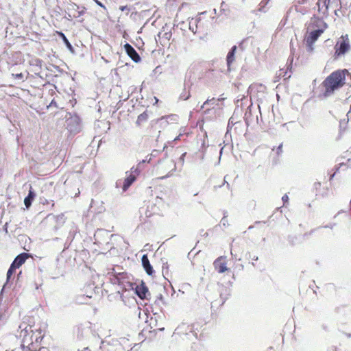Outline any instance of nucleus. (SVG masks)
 I'll use <instances>...</instances> for the list:
<instances>
[{"label": "nucleus", "mask_w": 351, "mask_h": 351, "mask_svg": "<svg viewBox=\"0 0 351 351\" xmlns=\"http://www.w3.org/2000/svg\"><path fill=\"white\" fill-rule=\"evenodd\" d=\"M349 74L347 69H339L331 73L322 82L325 88L324 96L332 95L335 90L340 89L346 84V75Z\"/></svg>", "instance_id": "1"}, {"label": "nucleus", "mask_w": 351, "mask_h": 351, "mask_svg": "<svg viewBox=\"0 0 351 351\" xmlns=\"http://www.w3.org/2000/svg\"><path fill=\"white\" fill-rule=\"evenodd\" d=\"M19 328L21 329L19 337L22 338L21 346L25 348L28 347L29 350H32L30 346H33L32 337H34V331L31 326H25L23 328V325H20Z\"/></svg>", "instance_id": "2"}, {"label": "nucleus", "mask_w": 351, "mask_h": 351, "mask_svg": "<svg viewBox=\"0 0 351 351\" xmlns=\"http://www.w3.org/2000/svg\"><path fill=\"white\" fill-rule=\"evenodd\" d=\"M66 10L68 11V16L66 19H71L72 18H79L84 15L86 12V8L84 6L80 7L75 3L70 1L67 3Z\"/></svg>", "instance_id": "3"}, {"label": "nucleus", "mask_w": 351, "mask_h": 351, "mask_svg": "<svg viewBox=\"0 0 351 351\" xmlns=\"http://www.w3.org/2000/svg\"><path fill=\"white\" fill-rule=\"evenodd\" d=\"M341 40L338 42L335 47V56L336 57L344 55L350 49V45L348 34L341 36Z\"/></svg>", "instance_id": "4"}, {"label": "nucleus", "mask_w": 351, "mask_h": 351, "mask_svg": "<svg viewBox=\"0 0 351 351\" xmlns=\"http://www.w3.org/2000/svg\"><path fill=\"white\" fill-rule=\"evenodd\" d=\"M134 293L141 300L148 299V297L150 296L148 287L143 280L139 285L136 284Z\"/></svg>", "instance_id": "5"}, {"label": "nucleus", "mask_w": 351, "mask_h": 351, "mask_svg": "<svg viewBox=\"0 0 351 351\" xmlns=\"http://www.w3.org/2000/svg\"><path fill=\"white\" fill-rule=\"evenodd\" d=\"M67 128L71 132L77 133L80 131V119L77 116L71 117L67 119Z\"/></svg>", "instance_id": "6"}, {"label": "nucleus", "mask_w": 351, "mask_h": 351, "mask_svg": "<svg viewBox=\"0 0 351 351\" xmlns=\"http://www.w3.org/2000/svg\"><path fill=\"white\" fill-rule=\"evenodd\" d=\"M47 219L52 221L56 224L53 226V230H58L60 227H62L65 223L66 218L63 214H60L58 215H54L52 214H49L47 215Z\"/></svg>", "instance_id": "7"}, {"label": "nucleus", "mask_w": 351, "mask_h": 351, "mask_svg": "<svg viewBox=\"0 0 351 351\" xmlns=\"http://www.w3.org/2000/svg\"><path fill=\"white\" fill-rule=\"evenodd\" d=\"M123 48L128 56L136 63L141 62V58L136 50L129 43H126Z\"/></svg>", "instance_id": "8"}, {"label": "nucleus", "mask_w": 351, "mask_h": 351, "mask_svg": "<svg viewBox=\"0 0 351 351\" xmlns=\"http://www.w3.org/2000/svg\"><path fill=\"white\" fill-rule=\"evenodd\" d=\"M136 283H133L130 281H127V282L124 283L121 286V290L117 291V293L120 295L121 300L125 303V295L124 293L130 291H134Z\"/></svg>", "instance_id": "9"}, {"label": "nucleus", "mask_w": 351, "mask_h": 351, "mask_svg": "<svg viewBox=\"0 0 351 351\" xmlns=\"http://www.w3.org/2000/svg\"><path fill=\"white\" fill-rule=\"evenodd\" d=\"M29 254L26 252H22L15 257V258L11 263V265H12L13 267L18 269L25 263L26 260L29 258Z\"/></svg>", "instance_id": "10"}, {"label": "nucleus", "mask_w": 351, "mask_h": 351, "mask_svg": "<svg viewBox=\"0 0 351 351\" xmlns=\"http://www.w3.org/2000/svg\"><path fill=\"white\" fill-rule=\"evenodd\" d=\"M224 259L225 257L219 256L213 263L215 269L220 274H222L228 269Z\"/></svg>", "instance_id": "11"}, {"label": "nucleus", "mask_w": 351, "mask_h": 351, "mask_svg": "<svg viewBox=\"0 0 351 351\" xmlns=\"http://www.w3.org/2000/svg\"><path fill=\"white\" fill-rule=\"evenodd\" d=\"M324 33V29L322 27L319 29H316L311 31L307 38H306V43H308L311 44H314L315 41L318 39V38Z\"/></svg>", "instance_id": "12"}, {"label": "nucleus", "mask_w": 351, "mask_h": 351, "mask_svg": "<svg viewBox=\"0 0 351 351\" xmlns=\"http://www.w3.org/2000/svg\"><path fill=\"white\" fill-rule=\"evenodd\" d=\"M141 263L144 270L148 276H152L154 273V269L151 265L147 254H143L141 258Z\"/></svg>", "instance_id": "13"}, {"label": "nucleus", "mask_w": 351, "mask_h": 351, "mask_svg": "<svg viewBox=\"0 0 351 351\" xmlns=\"http://www.w3.org/2000/svg\"><path fill=\"white\" fill-rule=\"evenodd\" d=\"M330 1V0H318L316 5L319 13H322L324 15L327 13Z\"/></svg>", "instance_id": "14"}, {"label": "nucleus", "mask_w": 351, "mask_h": 351, "mask_svg": "<svg viewBox=\"0 0 351 351\" xmlns=\"http://www.w3.org/2000/svg\"><path fill=\"white\" fill-rule=\"evenodd\" d=\"M230 295V289L221 285L220 289H219V296H220V300H221V305L225 303V302L228 300V298Z\"/></svg>", "instance_id": "15"}, {"label": "nucleus", "mask_w": 351, "mask_h": 351, "mask_svg": "<svg viewBox=\"0 0 351 351\" xmlns=\"http://www.w3.org/2000/svg\"><path fill=\"white\" fill-rule=\"evenodd\" d=\"M136 175L130 173L127 177L125 178L123 184L122 186L123 191H126L129 187L136 181Z\"/></svg>", "instance_id": "16"}, {"label": "nucleus", "mask_w": 351, "mask_h": 351, "mask_svg": "<svg viewBox=\"0 0 351 351\" xmlns=\"http://www.w3.org/2000/svg\"><path fill=\"white\" fill-rule=\"evenodd\" d=\"M311 25L313 27H317V29L322 27L324 32L328 27L327 24L322 19L316 17L315 16H313L311 19Z\"/></svg>", "instance_id": "17"}, {"label": "nucleus", "mask_w": 351, "mask_h": 351, "mask_svg": "<svg viewBox=\"0 0 351 351\" xmlns=\"http://www.w3.org/2000/svg\"><path fill=\"white\" fill-rule=\"evenodd\" d=\"M35 197L36 193L34 191L32 188L30 187L27 195L24 199V204L27 209L30 208Z\"/></svg>", "instance_id": "18"}, {"label": "nucleus", "mask_w": 351, "mask_h": 351, "mask_svg": "<svg viewBox=\"0 0 351 351\" xmlns=\"http://www.w3.org/2000/svg\"><path fill=\"white\" fill-rule=\"evenodd\" d=\"M237 49V47L236 45H234L231 47L230 51H228L227 56H226V62L227 66L229 68L231 65V64L234 60L235 53Z\"/></svg>", "instance_id": "19"}, {"label": "nucleus", "mask_w": 351, "mask_h": 351, "mask_svg": "<svg viewBox=\"0 0 351 351\" xmlns=\"http://www.w3.org/2000/svg\"><path fill=\"white\" fill-rule=\"evenodd\" d=\"M58 34H59L60 37L62 38L64 44L66 47V48L71 53H74V51H75L74 48L72 46V45L71 44V43L69 42V40H68V38H66V36H65V34L62 32H58Z\"/></svg>", "instance_id": "20"}, {"label": "nucleus", "mask_w": 351, "mask_h": 351, "mask_svg": "<svg viewBox=\"0 0 351 351\" xmlns=\"http://www.w3.org/2000/svg\"><path fill=\"white\" fill-rule=\"evenodd\" d=\"M251 108L252 105L249 106L247 108L246 112L244 115V120L247 126H249L250 124L252 122Z\"/></svg>", "instance_id": "21"}, {"label": "nucleus", "mask_w": 351, "mask_h": 351, "mask_svg": "<svg viewBox=\"0 0 351 351\" xmlns=\"http://www.w3.org/2000/svg\"><path fill=\"white\" fill-rule=\"evenodd\" d=\"M147 119H148V114H147V112L145 111L138 116L137 120L136 121V124L138 125H140L142 123L147 121Z\"/></svg>", "instance_id": "22"}, {"label": "nucleus", "mask_w": 351, "mask_h": 351, "mask_svg": "<svg viewBox=\"0 0 351 351\" xmlns=\"http://www.w3.org/2000/svg\"><path fill=\"white\" fill-rule=\"evenodd\" d=\"M119 276H120L121 286L127 282V281H130V276L126 272L119 273Z\"/></svg>", "instance_id": "23"}, {"label": "nucleus", "mask_w": 351, "mask_h": 351, "mask_svg": "<svg viewBox=\"0 0 351 351\" xmlns=\"http://www.w3.org/2000/svg\"><path fill=\"white\" fill-rule=\"evenodd\" d=\"M16 268L13 267L12 265H10L6 274L7 282L11 279L12 275L15 273Z\"/></svg>", "instance_id": "24"}, {"label": "nucleus", "mask_w": 351, "mask_h": 351, "mask_svg": "<svg viewBox=\"0 0 351 351\" xmlns=\"http://www.w3.org/2000/svg\"><path fill=\"white\" fill-rule=\"evenodd\" d=\"M110 281L112 284H117L121 287L120 276H119V273L114 274L112 277L110 278Z\"/></svg>", "instance_id": "25"}, {"label": "nucleus", "mask_w": 351, "mask_h": 351, "mask_svg": "<svg viewBox=\"0 0 351 351\" xmlns=\"http://www.w3.org/2000/svg\"><path fill=\"white\" fill-rule=\"evenodd\" d=\"M287 240L290 245H295L297 243L298 237L295 235H289Z\"/></svg>", "instance_id": "26"}, {"label": "nucleus", "mask_w": 351, "mask_h": 351, "mask_svg": "<svg viewBox=\"0 0 351 351\" xmlns=\"http://www.w3.org/2000/svg\"><path fill=\"white\" fill-rule=\"evenodd\" d=\"M237 123V121L234 120V118L233 117H231L228 120L227 131L229 132L232 129L233 125H234Z\"/></svg>", "instance_id": "27"}, {"label": "nucleus", "mask_w": 351, "mask_h": 351, "mask_svg": "<svg viewBox=\"0 0 351 351\" xmlns=\"http://www.w3.org/2000/svg\"><path fill=\"white\" fill-rule=\"evenodd\" d=\"M191 97L190 93L186 92L185 88L183 90L182 93L180 95V99L187 100Z\"/></svg>", "instance_id": "28"}, {"label": "nucleus", "mask_w": 351, "mask_h": 351, "mask_svg": "<svg viewBox=\"0 0 351 351\" xmlns=\"http://www.w3.org/2000/svg\"><path fill=\"white\" fill-rule=\"evenodd\" d=\"M165 147H166V146L165 145L162 150L154 149L150 154V158H149V161H150V160L152 159V157H156L159 154V153H160L162 151H163L165 149Z\"/></svg>", "instance_id": "29"}, {"label": "nucleus", "mask_w": 351, "mask_h": 351, "mask_svg": "<svg viewBox=\"0 0 351 351\" xmlns=\"http://www.w3.org/2000/svg\"><path fill=\"white\" fill-rule=\"evenodd\" d=\"M269 0H263L261 3L259 4L260 8H258L259 12H265L266 10H265L264 8L267 4Z\"/></svg>", "instance_id": "30"}, {"label": "nucleus", "mask_w": 351, "mask_h": 351, "mask_svg": "<svg viewBox=\"0 0 351 351\" xmlns=\"http://www.w3.org/2000/svg\"><path fill=\"white\" fill-rule=\"evenodd\" d=\"M227 217H228V213L226 211V212H224L223 217V218L221 220V223L223 226H225V227L228 226V220H227Z\"/></svg>", "instance_id": "31"}, {"label": "nucleus", "mask_w": 351, "mask_h": 351, "mask_svg": "<svg viewBox=\"0 0 351 351\" xmlns=\"http://www.w3.org/2000/svg\"><path fill=\"white\" fill-rule=\"evenodd\" d=\"M160 302H161L163 304H165V300H164V298H163V296H162V295L161 293H160L157 296V299L156 300V303L159 304Z\"/></svg>", "instance_id": "32"}, {"label": "nucleus", "mask_w": 351, "mask_h": 351, "mask_svg": "<svg viewBox=\"0 0 351 351\" xmlns=\"http://www.w3.org/2000/svg\"><path fill=\"white\" fill-rule=\"evenodd\" d=\"M12 75L16 80H22L23 79V74L22 73H16V74L12 73Z\"/></svg>", "instance_id": "33"}, {"label": "nucleus", "mask_w": 351, "mask_h": 351, "mask_svg": "<svg viewBox=\"0 0 351 351\" xmlns=\"http://www.w3.org/2000/svg\"><path fill=\"white\" fill-rule=\"evenodd\" d=\"M216 101L215 98L208 99L206 101L204 102V105L213 104Z\"/></svg>", "instance_id": "34"}, {"label": "nucleus", "mask_w": 351, "mask_h": 351, "mask_svg": "<svg viewBox=\"0 0 351 351\" xmlns=\"http://www.w3.org/2000/svg\"><path fill=\"white\" fill-rule=\"evenodd\" d=\"M247 38H245L243 40H242L239 43V47L241 49V51H243L245 47L243 46L245 42L247 40Z\"/></svg>", "instance_id": "35"}, {"label": "nucleus", "mask_w": 351, "mask_h": 351, "mask_svg": "<svg viewBox=\"0 0 351 351\" xmlns=\"http://www.w3.org/2000/svg\"><path fill=\"white\" fill-rule=\"evenodd\" d=\"M139 173H140V171L138 169V168L132 167L131 169V173H130L134 174L136 176L137 175L139 174Z\"/></svg>", "instance_id": "36"}, {"label": "nucleus", "mask_w": 351, "mask_h": 351, "mask_svg": "<svg viewBox=\"0 0 351 351\" xmlns=\"http://www.w3.org/2000/svg\"><path fill=\"white\" fill-rule=\"evenodd\" d=\"M119 10H121V11H128L130 12L131 10V8L130 7H128V5H121L119 7Z\"/></svg>", "instance_id": "37"}, {"label": "nucleus", "mask_w": 351, "mask_h": 351, "mask_svg": "<svg viewBox=\"0 0 351 351\" xmlns=\"http://www.w3.org/2000/svg\"><path fill=\"white\" fill-rule=\"evenodd\" d=\"M339 167H336L335 173L330 176V178H329L330 181H331L334 178V177L335 176V174L337 173V172L339 171Z\"/></svg>", "instance_id": "38"}, {"label": "nucleus", "mask_w": 351, "mask_h": 351, "mask_svg": "<svg viewBox=\"0 0 351 351\" xmlns=\"http://www.w3.org/2000/svg\"><path fill=\"white\" fill-rule=\"evenodd\" d=\"M321 186V182H315L313 184L314 189L317 191Z\"/></svg>", "instance_id": "39"}, {"label": "nucleus", "mask_w": 351, "mask_h": 351, "mask_svg": "<svg viewBox=\"0 0 351 351\" xmlns=\"http://www.w3.org/2000/svg\"><path fill=\"white\" fill-rule=\"evenodd\" d=\"M306 47H307V51L311 52L313 50V44H309L308 43H306Z\"/></svg>", "instance_id": "40"}, {"label": "nucleus", "mask_w": 351, "mask_h": 351, "mask_svg": "<svg viewBox=\"0 0 351 351\" xmlns=\"http://www.w3.org/2000/svg\"><path fill=\"white\" fill-rule=\"evenodd\" d=\"M282 152V143L280 144L277 147V154L280 155Z\"/></svg>", "instance_id": "41"}, {"label": "nucleus", "mask_w": 351, "mask_h": 351, "mask_svg": "<svg viewBox=\"0 0 351 351\" xmlns=\"http://www.w3.org/2000/svg\"><path fill=\"white\" fill-rule=\"evenodd\" d=\"M195 27L191 25V23H190V25H189V29L191 32H193V33H195L196 32V29H197V25L195 24Z\"/></svg>", "instance_id": "42"}, {"label": "nucleus", "mask_w": 351, "mask_h": 351, "mask_svg": "<svg viewBox=\"0 0 351 351\" xmlns=\"http://www.w3.org/2000/svg\"><path fill=\"white\" fill-rule=\"evenodd\" d=\"M282 201L283 202L284 204L288 202L289 201V197L287 194L284 195L282 197Z\"/></svg>", "instance_id": "43"}, {"label": "nucleus", "mask_w": 351, "mask_h": 351, "mask_svg": "<svg viewBox=\"0 0 351 351\" xmlns=\"http://www.w3.org/2000/svg\"><path fill=\"white\" fill-rule=\"evenodd\" d=\"M95 1L97 3V5H98L99 6H100L101 8H104V9H106L105 5L101 1H99L98 0H95Z\"/></svg>", "instance_id": "44"}, {"label": "nucleus", "mask_w": 351, "mask_h": 351, "mask_svg": "<svg viewBox=\"0 0 351 351\" xmlns=\"http://www.w3.org/2000/svg\"><path fill=\"white\" fill-rule=\"evenodd\" d=\"M42 340V337L40 336H38L37 335L35 336V340L34 341L36 343H38Z\"/></svg>", "instance_id": "45"}, {"label": "nucleus", "mask_w": 351, "mask_h": 351, "mask_svg": "<svg viewBox=\"0 0 351 351\" xmlns=\"http://www.w3.org/2000/svg\"><path fill=\"white\" fill-rule=\"evenodd\" d=\"M335 226V223L329 224V225H326V226H323V228L332 229Z\"/></svg>", "instance_id": "46"}, {"label": "nucleus", "mask_w": 351, "mask_h": 351, "mask_svg": "<svg viewBox=\"0 0 351 351\" xmlns=\"http://www.w3.org/2000/svg\"><path fill=\"white\" fill-rule=\"evenodd\" d=\"M316 229H313V230H311L310 232H306L304 234V237H306V236H308V235H311L315 231Z\"/></svg>", "instance_id": "47"}, {"label": "nucleus", "mask_w": 351, "mask_h": 351, "mask_svg": "<svg viewBox=\"0 0 351 351\" xmlns=\"http://www.w3.org/2000/svg\"><path fill=\"white\" fill-rule=\"evenodd\" d=\"M186 155V153L184 152L183 153L181 156L180 157V160H181L182 162H184V157Z\"/></svg>", "instance_id": "48"}, {"label": "nucleus", "mask_w": 351, "mask_h": 351, "mask_svg": "<svg viewBox=\"0 0 351 351\" xmlns=\"http://www.w3.org/2000/svg\"><path fill=\"white\" fill-rule=\"evenodd\" d=\"M122 350H123V347L121 345H119V346H117L116 348L115 351H122Z\"/></svg>", "instance_id": "49"}, {"label": "nucleus", "mask_w": 351, "mask_h": 351, "mask_svg": "<svg viewBox=\"0 0 351 351\" xmlns=\"http://www.w3.org/2000/svg\"><path fill=\"white\" fill-rule=\"evenodd\" d=\"M41 62H42V60H39V59H36V65H40L41 64Z\"/></svg>", "instance_id": "50"}, {"label": "nucleus", "mask_w": 351, "mask_h": 351, "mask_svg": "<svg viewBox=\"0 0 351 351\" xmlns=\"http://www.w3.org/2000/svg\"><path fill=\"white\" fill-rule=\"evenodd\" d=\"M290 44H291V54L293 55V53H294V49H293V45H292V41H291Z\"/></svg>", "instance_id": "51"}, {"label": "nucleus", "mask_w": 351, "mask_h": 351, "mask_svg": "<svg viewBox=\"0 0 351 351\" xmlns=\"http://www.w3.org/2000/svg\"><path fill=\"white\" fill-rule=\"evenodd\" d=\"M187 328L189 330L190 332H191L193 331V326H187Z\"/></svg>", "instance_id": "52"}, {"label": "nucleus", "mask_w": 351, "mask_h": 351, "mask_svg": "<svg viewBox=\"0 0 351 351\" xmlns=\"http://www.w3.org/2000/svg\"><path fill=\"white\" fill-rule=\"evenodd\" d=\"M225 183H227V186H228V188H229L230 187V184L227 182L226 176L224 177L223 184H225Z\"/></svg>", "instance_id": "53"}, {"label": "nucleus", "mask_w": 351, "mask_h": 351, "mask_svg": "<svg viewBox=\"0 0 351 351\" xmlns=\"http://www.w3.org/2000/svg\"><path fill=\"white\" fill-rule=\"evenodd\" d=\"M224 4H225L224 1H223L221 4V12L224 11V9L223 8V6H224Z\"/></svg>", "instance_id": "54"}, {"label": "nucleus", "mask_w": 351, "mask_h": 351, "mask_svg": "<svg viewBox=\"0 0 351 351\" xmlns=\"http://www.w3.org/2000/svg\"><path fill=\"white\" fill-rule=\"evenodd\" d=\"M252 259H253L254 261H258V257L257 256H254L252 258Z\"/></svg>", "instance_id": "55"}, {"label": "nucleus", "mask_w": 351, "mask_h": 351, "mask_svg": "<svg viewBox=\"0 0 351 351\" xmlns=\"http://www.w3.org/2000/svg\"><path fill=\"white\" fill-rule=\"evenodd\" d=\"M4 230L7 232L8 230V223H6L5 225L3 226Z\"/></svg>", "instance_id": "56"}, {"label": "nucleus", "mask_w": 351, "mask_h": 351, "mask_svg": "<svg viewBox=\"0 0 351 351\" xmlns=\"http://www.w3.org/2000/svg\"><path fill=\"white\" fill-rule=\"evenodd\" d=\"M184 326H185V325H184V324H183V325H182V326H178L177 329H178V330H181Z\"/></svg>", "instance_id": "57"}, {"label": "nucleus", "mask_w": 351, "mask_h": 351, "mask_svg": "<svg viewBox=\"0 0 351 351\" xmlns=\"http://www.w3.org/2000/svg\"><path fill=\"white\" fill-rule=\"evenodd\" d=\"M306 0H299V3L303 4L306 2Z\"/></svg>", "instance_id": "58"}, {"label": "nucleus", "mask_w": 351, "mask_h": 351, "mask_svg": "<svg viewBox=\"0 0 351 351\" xmlns=\"http://www.w3.org/2000/svg\"><path fill=\"white\" fill-rule=\"evenodd\" d=\"M146 161L149 162V160H147V159H146V160H143L140 162V164H141V163H145Z\"/></svg>", "instance_id": "59"}, {"label": "nucleus", "mask_w": 351, "mask_h": 351, "mask_svg": "<svg viewBox=\"0 0 351 351\" xmlns=\"http://www.w3.org/2000/svg\"><path fill=\"white\" fill-rule=\"evenodd\" d=\"M36 335H35V333L34 332V337H32L33 342H34V340H35V336H36Z\"/></svg>", "instance_id": "60"}, {"label": "nucleus", "mask_w": 351, "mask_h": 351, "mask_svg": "<svg viewBox=\"0 0 351 351\" xmlns=\"http://www.w3.org/2000/svg\"><path fill=\"white\" fill-rule=\"evenodd\" d=\"M206 106V105H204V104H203L202 105L201 108H200V110H202V109L204 108V106Z\"/></svg>", "instance_id": "61"}, {"label": "nucleus", "mask_w": 351, "mask_h": 351, "mask_svg": "<svg viewBox=\"0 0 351 351\" xmlns=\"http://www.w3.org/2000/svg\"><path fill=\"white\" fill-rule=\"evenodd\" d=\"M223 149V147L221 148V149H220V155H221Z\"/></svg>", "instance_id": "62"}, {"label": "nucleus", "mask_w": 351, "mask_h": 351, "mask_svg": "<svg viewBox=\"0 0 351 351\" xmlns=\"http://www.w3.org/2000/svg\"><path fill=\"white\" fill-rule=\"evenodd\" d=\"M179 138H180V136H177V137L174 139V141H177V140H178Z\"/></svg>", "instance_id": "63"}, {"label": "nucleus", "mask_w": 351, "mask_h": 351, "mask_svg": "<svg viewBox=\"0 0 351 351\" xmlns=\"http://www.w3.org/2000/svg\"><path fill=\"white\" fill-rule=\"evenodd\" d=\"M39 351H45V348L40 349Z\"/></svg>", "instance_id": "64"}]
</instances>
